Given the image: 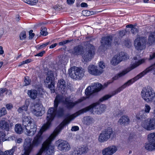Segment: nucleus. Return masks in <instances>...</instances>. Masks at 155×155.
Masks as SVG:
<instances>
[{
    "instance_id": "41",
    "label": "nucleus",
    "mask_w": 155,
    "mask_h": 155,
    "mask_svg": "<svg viewBox=\"0 0 155 155\" xmlns=\"http://www.w3.org/2000/svg\"><path fill=\"white\" fill-rule=\"evenodd\" d=\"M7 113V111L5 107H2L0 109V115L1 117L5 115Z\"/></svg>"
},
{
    "instance_id": "58",
    "label": "nucleus",
    "mask_w": 155,
    "mask_h": 155,
    "mask_svg": "<svg viewBox=\"0 0 155 155\" xmlns=\"http://www.w3.org/2000/svg\"><path fill=\"white\" fill-rule=\"evenodd\" d=\"M81 7H87V5L86 3L83 2L81 4Z\"/></svg>"
},
{
    "instance_id": "11",
    "label": "nucleus",
    "mask_w": 155,
    "mask_h": 155,
    "mask_svg": "<svg viewBox=\"0 0 155 155\" xmlns=\"http://www.w3.org/2000/svg\"><path fill=\"white\" fill-rule=\"evenodd\" d=\"M144 61L145 60L144 59H142L139 60L137 62L134 63L132 64H131V66L130 67L127 68L126 69L122 71V72L120 73L116 74L114 77H113L112 78V81L111 82H112L114 81L117 80L119 78L124 76L131 70L144 63Z\"/></svg>"
},
{
    "instance_id": "28",
    "label": "nucleus",
    "mask_w": 155,
    "mask_h": 155,
    "mask_svg": "<svg viewBox=\"0 0 155 155\" xmlns=\"http://www.w3.org/2000/svg\"><path fill=\"white\" fill-rule=\"evenodd\" d=\"M37 91L35 90L32 89L28 91V95L32 99H35L37 97Z\"/></svg>"
},
{
    "instance_id": "26",
    "label": "nucleus",
    "mask_w": 155,
    "mask_h": 155,
    "mask_svg": "<svg viewBox=\"0 0 155 155\" xmlns=\"http://www.w3.org/2000/svg\"><path fill=\"white\" fill-rule=\"evenodd\" d=\"M155 43V31L150 32L148 37L147 44L150 45Z\"/></svg>"
},
{
    "instance_id": "40",
    "label": "nucleus",
    "mask_w": 155,
    "mask_h": 155,
    "mask_svg": "<svg viewBox=\"0 0 155 155\" xmlns=\"http://www.w3.org/2000/svg\"><path fill=\"white\" fill-rule=\"evenodd\" d=\"M123 54H121L122 56H120L121 58V61H125L129 59V56L127 54L123 53Z\"/></svg>"
},
{
    "instance_id": "15",
    "label": "nucleus",
    "mask_w": 155,
    "mask_h": 155,
    "mask_svg": "<svg viewBox=\"0 0 155 155\" xmlns=\"http://www.w3.org/2000/svg\"><path fill=\"white\" fill-rule=\"evenodd\" d=\"M147 139L149 143L145 144V149L150 151L155 150V133L149 134L148 135Z\"/></svg>"
},
{
    "instance_id": "54",
    "label": "nucleus",
    "mask_w": 155,
    "mask_h": 155,
    "mask_svg": "<svg viewBox=\"0 0 155 155\" xmlns=\"http://www.w3.org/2000/svg\"><path fill=\"white\" fill-rule=\"evenodd\" d=\"M79 127L78 126H74L72 127L71 130L72 131H76L78 130Z\"/></svg>"
},
{
    "instance_id": "44",
    "label": "nucleus",
    "mask_w": 155,
    "mask_h": 155,
    "mask_svg": "<svg viewBox=\"0 0 155 155\" xmlns=\"http://www.w3.org/2000/svg\"><path fill=\"white\" fill-rule=\"evenodd\" d=\"M126 30H123L121 31H119V35L120 37H122L123 36H124L126 34Z\"/></svg>"
},
{
    "instance_id": "51",
    "label": "nucleus",
    "mask_w": 155,
    "mask_h": 155,
    "mask_svg": "<svg viewBox=\"0 0 155 155\" xmlns=\"http://www.w3.org/2000/svg\"><path fill=\"white\" fill-rule=\"evenodd\" d=\"M138 30L136 28H133L131 30V32L134 34H135L137 32Z\"/></svg>"
},
{
    "instance_id": "9",
    "label": "nucleus",
    "mask_w": 155,
    "mask_h": 155,
    "mask_svg": "<svg viewBox=\"0 0 155 155\" xmlns=\"http://www.w3.org/2000/svg\"><path fill=\"white\" fill-rule=\"evenodd\" d=\"M141 96L147 102H151L155 97V92L150 86L143 88L141 92Z\"/></svg>"
},
{
    "instance_id": "56",
    "label": "nucleus",
    "mask_w": 155,
    "mask_h": 155,
    "mask_svg": "<svg viewBox=\"0 0 155 155\" xmlns=\"http://www.w3.org/2000/svg\"><path fill=\"white\" fill-rule=\"evenodd\" d=\"M61 8V7L59 5H57L54 7V9L55 10H59Z\"/></svg>"
},
{
    "instance_id": "20",
    "label": "nucleus",
    "mask_w": 155,
    "mask_h": 155,
    "mask_svg": "<svg viewBox=\"0 0 155 155\" xmlns=\"http://www.w3.org/2000/svg\"><path fill=\"white\" fill-rule=\"evenodd\" d=\"M117 150V148L115 146H110L103 149L102 153L103 155H112Z\"/></svg>"
},
{
    "instance_id": "48",
    "label": "nucleus",
    "mask_w": 155,
    "mask_h": 155,
    "mask_svg": "<svg viewBox=\"0 0 155 155\" xmlns=\"http://www.w3.org/2000/svg\"><path fill=\"white\" fill-rule=\"evenodd\" d=\"M33 31L32 30H31L29 31V38L30 39H32L35 35V34L33 33Z\"/></svg>"
},
{
    "instance_id": "33",
    "label": "nucleus",
    "mask_w": 155,
    "mask_h": 155,
    "mask_svg": "<svg viewBox=\"0 0 155 155\" xmlns=\"http://www.w3.org/2000/svg\"><path fill=\"white\" fill-rule=\"evenodd\" d=\"M71 155H80V150L78 147H75L73 149V150L71 152Z\"/></svg>"
},
{
    "instance_id": "7",
    "label": "nucleus",
    "mask_w": 155,
    "mask_h": 155,
    "mask_svg": "<svg viewBox=\"0 0 155 155\" xmlns=\"http://www.w3.org/2000/svg\"><path fill=\"white\" fill-rule=\"evenodd\" d=\"M87 51L83 53L82 55V60L83 62H88L93 59L95 54L94 47L89 43L86 45Z\"/></svg>"
},
{
    "instance_id": "4",
    "label": "nucleus",
    "mask_w": 155,
    "mask_h": 155,
    "mask_svg": "<svg viewBox=\"0 0 155 155\" xmlns=\"http://www.w3.org/2000/svg\"><path fill=\"white\" fill-rule=\"evenodd\" d=\"M57 107H52L49 108L47 112L46 117V122L44 125L42 129L45 127L49 128L50 127L51 121L54 119L55 116L56 115L58 117H63L65 114V109L63 107H59L58 109Z\"/></svg>"
},
{
    "instance_id": "47",
    "label": "nucleus",
    "mask_w": 155,
    "mask_h": 155,
    "mask_svg": "<svg viewBox=\"0 0 155 155\" xmlns=\"http://www.w3.org/2000/svg\"><path fill=\"white\" fill-rule=\"evenodd\" d=\"M82 13L83 15L85 16H88L90 15V14H91L89 11L87 10L83 11L82 12Z\"/></svg>"
},
{
    "instance_id": "10",
    "label": "nucleus",
    "mask_w": 155,
    "mask_h": 155,
    "mask_svg": "<svg viewBox=\"0 0 155 155\" xmlns=\"http://www.w3.org/2000/svg\"><path fill=\"white\" fill-rule=\"evenodd\" d=\"M110 82H107L104 84L103 86L100 84L95 83L92 86H88L85 90V94L88 97L87 98H88L89 97L94 93L98 92L101 89H104L107 87Z\"/></svg>"
},
{
    "instance_id": "39",
    "label": "nucleus",
    "mask_w": 155,
    "mask_h": 155,
    "mask_svg": "<svg viewBox=\"0 0 155 155\" xmlns=\"http://www.w3.org/2000/svg\"><path fill=\"white\" fill-rule=\"evenodd\" d=\"M26 37V32L25 31H23L20 35V38L21 40L25 39Z\"/></svg>"
},
{
    "instance_id": "2",
    "label": "nucleus",
    "mask_w": 155,
    "mask_h": 155,
    "mask_svg": "<svg viewBox=\"0 0 155 155\" xmlns=\"http://www.w3.org/2000/svg\"><path fill=\"white\" fill-rule=\"evenodd\" d=\"M68 124L67 120H64L54 130L53 133L43 143L41 148L36 155H41L44 151L46 152L45 155H52L54 148V146L51 145V142L64 127Z\"/></svg>"
},
{
    "instance_id": "64",
    "label": "nucleus",
    "mask_w": 155,
    "mask_h": 155,
    "mask_svg": "<svg viewBox=\"0 0 155 155\" xmlns=\"http://www.w3.org/2000/svg\"><path fill=\"white\" fill-rule=\"evenodd\" d=\"M30 153V152L27 151L25 150L24 153L22 154L21 155H29Z\"/></svg>"
},
{
    "instance_id": "52",
    "label": "nucleus",
    "mask_w": 155,
    "mask_h": 155,
    "mask_svg": "<svg viewBox=\"0 0 155 155\" xmlns=\"http://www.w3.org/2000/svg\"><path fill=\"white\" fill-rule=\"evenodd\" d=\"M13 105L11 104H6V107L8 110H10L13 108Z\"/></svg>"
},
{
    "instance_id": "31",
    "label": "nucleus",
    "mask_w": 155,
    "mask_h": 155,
    "mask_svg": "<svg viewBox=\"0 0 155 155\" xmlns=\"http://www.w3.org/2000/svg\"><path fill=\"white\" fill-rule=\"evenodd\" d=\"M147 113L144 112L143 110L140 111L139 113V116H136V118L139 120L140 119H145L147 117Z\"/></svg>"
},
{
    "instance_id": "61",
    "label": "nucleus",
    "mask_w": 155,
    "mask_h": 155,
    "mask_svg": "<svg viewBox=\"0 0 155 155\" xmlns=\"http://www.w3.org/2000/svg\"><path fill=\"white\" fill-rule=\"evenodd\" d=\"M4 52V51L3 49V48L2 46H0V54H2Z\"/></svg>"
},
{
    "instance_id": "35",
    "label": "nucleus",
    "mask_w": 155,
    "mask_h": 155,
    "mask_svg": "<svg viewBox=\"0 0 155 155\" xmlns=\"http://www.w3.org/2000/svg\"><path fill=\"white\" fill-rule=\"evenodd\" d=\"M50 84L48 86V88L50 90L51 93H54L55 92L54 82L50 83Z\"/></svg>"
},
{
    "instance_id": "57",
    "label": "nucleus",
    "mask_w": 155,
    "mask_h": 155,
    "mask_svg": "<svg viewBox=\"0 0 155 155\" xmlns=\"http://www.w3.org/2000/svg\"><path fill=\"white\" fill-rule=\"evenodd\" d=\"M75 0H67V2L68 4H72L74 2Z\"/></svg>"
},
{
    "instance_id": "60",
    "label": "nucleus",
    "mask_w": 155,
    "mask_h": 155,
    "mask_svg": "<svg viewBox=\"0 0 155 155\" xmlns=\"http://www.w3.org/2000/svg\"><path fill=\"white\" fill-rule=\"evenodd\" d=\"M6 94H8V95H9L12 94V91L11 90H6Z\"/></svg>"
},
{
    "instance_id": "23",
    "label": "nucleus",
    "mask_w": 155,
    "mask_h": 155,
    "mask_svg": "<svg viewBox=\"0 0 155 155\" xmlns=\"http://www.w3.org/2000/svg\"><path fill=\"white\" fill-rule=\"evenodd\" d=\"M54 73L52 71H48L46 74V77L45 82L47 83L54 82L55 78Z\"/></svg>"
},
{
    "instance_id": "27",
    "label": "nucleus",
    "mask_w": 155,
    "mask_h": 155,
    "mask_svg": "<svg viewBox=\"0 0 155 155\" xmlns=\"http://www.w3.org/2000/svg\"><path fill=\"white\" fill-rule=\"evenodd\" d=\"M0 128L2 129H5L8 131L9 129V123L5 120H1L0 121Z\"/></svg>"
},
{
    "instance_id": "63",
    "label": "nucleus",
    "mask_w": 155,
    "mask_h": 155,
    "mask_svg": "<svg viewBox=\"0 0 155 155\" xmlns=\"http://www.w3.org/2000/svg\"><path fill=\"white\" fill-rule=\"evenodd\" d=\"M57 45V44L56 43H54V44H53L52 45H51L50 46V48H54V47H55Z\"/></svg>"
},
{
    "instance_id": "14",
    "label": "nucleus",
    "mask_w": 155,
    "mask_h": 155,
    "mask_svg": "<svg viewBox=\"0 0 155 155\" xmlns=\"http://www.w3.org/2000/svg\"><path fill=\"white\" fill-rule=\"evenodd\" d=\"M147 39L145 37L138 36L134 42L136 49L138 51L144 49L146 47Z\"/></svg>"
},
{
    "instance_id": "49",
    "label": "nucleus",
    "mask_w": 155,
    "mask_h": 155,
    "mask_svg": "<svg viewBox=\"0 0 155 155\" xmlns=\"http://www.w3.org/2000/svg\"><path fill=\"white\" fill-rule=\"evenodd\" d=\"M6 91V88H2L0 89V96L1 97L3 96V94Z\"/></svg>"
},
{
    "instance_id": "59",
    "label": "nucleus",
    "mask_w": 155,
    "mask_h": 155,
    "mask_svg": "<svg viewBox=\"0 0 155 155\" xmlns=\"http://www.w3.org/2000/svg\"><path fill=\"white\" fill-rule=\"evenodd\" d=\"M155 58V53H153L152 55H150L149 59L152 60Z\"/></svg>"
},
{
    "instance_id": "50",
    "label": "nucleus",
    "mask_w": 155,
    "mask_h": 155,
    "mask_svg": "<svg viewBox=\"0 0 155 155\" xmlns=\"http://www.w3.org/2000/svg\"><path fill=\"white\" fill-rule=\"evenodd\" d=\"M99 67L102 68L103 69L105 68V64L103 61H100L99 64Z\"/></svg>"
},
{
    "instance_id": "37",
    "label": "nucleus",
    "mask_w": 155,
    "mask_h": 155,
    "mask_svg": "<svg viewBox=\"0 0 155 155\" xmlns=\"http://www.w3.org/2000/svg\"><path fill=\"white\" fill-rule=\"evenodd\" d=\"M46 28L44 27H42L41 28V31L40 32L41 35L44 36L46 35L48 33L46 31Z\"/></svg>"
},
{
    "instance_id": "45",
    "label": "nucleus",
    "mask_w": 155,
    "mask_h": 155,
    "mask_svg": "<svg viewBox=\"0 0 155 155\" xmlns=\"http://www.w3.org/2000/svg\"><path fill=\"white\" fill-rule=\"evenodd\" d=\"M72 41V40H66L65 41H63L60 42L59 43V45H64Z\"/></svg>"
},
{
    "instance_id": "30",
    "label": "nucleus",
    "mask_w": 155,
    "mask_h": 155,
    "mask_svg": "<svg viewBox=\"0 0 155 155\" xmlns=\"http://www.w3.org/2000/svg\"><path fill=\"white\" fill-rule=\"evenodd\" d=\"M15 130L17 133L19 134L23 132V129L20 124H17L15 125Z\"/></svg>"
},
{
    "instance_id": "22",
    "label": "nucleus",
    "mask_w": 155,
    "mask_h": 155,
    "mask_svg": "<svg viewBox=\"0 0 155 155\" xmlns=\"http://www.w3.org/2000/svg\"><path fill=\"white\" fill-rule=\"evenodd\" d=\"M57 87L61 93L63 94L66 90L65 81L63 79L59 80L57 83Z\"/></svg>"
},
{
    "instance_id": "6",
    "label": "nucleus",
    "mask_w": 155,
    "mask_h": 155,
    "mask_svg": "<svg viewBox=\"0 0 155 155\" xmlns=\"http://www.w3.org/2000/svg\"><path fill=\"white\" fill-rule=\"evenodd\" d=\"M86 98H87L86 97H83L73 102L67 98L65 99L62 96L57 95L54 101V106L56 108L58 107L59 103L62 102L66 105V107L68 109H71L73 108L76 104L81 103L85 100Z\"/></svg>"
},
{
    "instance_id": "8",
    "label": "nucleus",
    "mask_w": 155,
    "mask_h": 155,
    "mask_svg": "<svg viewBox=\"0 0 155 155\" xmlns=\"http://www.w3.org/2000/svg\"><path fill=\"white\" fill-rule=\"evenodd\" d=\"M68 72L69 75L71 78L76 80H80L84 76L85 71L81 67L73 66L68 69Z\"/></svg>"
},
{
    "instance_id": "19",
    "label": "nucleus",
    "mask_w": 155,
    "mask_h": 155,
    "mask_svg": "<svg viewBox=\"0 0 155 155\" xmlns=\"http://www.w3.org/2000/svg\"><path fill=\"white\" fill-rule=\"evenodd\" d=\"M86 49L84 46L81 45H78L74 46L72 50H70L69 52L74 56H78L79 55L82 54L85 51Z\"/></svg>"
},
{
    "instance_id": "38",
    "label": "nucleus",
    "mask_w": 155,
    "mask_h": 155,
    "mask_svg": "<svg viewBox=\"0 0 155 155\" xmlns=\"http://www.w3.org/2000/svg\"><path fill=\"white\" fill-rule=\"evenodd\" d=\"M6 136V134L5 132L0 131V139L2 140L3 141L7 140L5 137Z\"/></svg>"
},
{
    "instance_id": "36",
    "label": "nucleus",
    "mask_w": 155,
    "mask_h": 155,
    "mask_svg": "<svg viewBox=\"0 0 155 155\" xmlns=\"http://www.w3.org/2000/svg\"><path fill=\"white\" fill-rule=\"evenodd\" d=\"M78 149L80 150V152L81 155L85 153L86 152V150L87 149V147L83 146V147H78Z\"/></svg>"
},
{
    "instance_id": "16",
    "label": "nucleus",
    "mask_w": 155,
    "mask_h": 155,
    "mask_svg": "<svg viewBox=\"0 0 155 155\" xmlns=\"http://www.w3.org/2000/svg\"><path fill=\"white\" fill-rule=\"evenodd\" d=\"M30 110L34 114L37 116H41L45 113V109L39 104H36L31 106Z\"/></svg>"
},
{
    "instance_id": "12",
    "label": "nucleus",
    "mask_w": 155,
    "mask_h": 155,
    "mask_svg": "<svg viewBox=\"0 0 155 155\" xmlns=\"http://www.w3.org/2000/svg\"><path fill=\"white\" fill-rule=\"evenodd\" d=\"M154 117L148 118L142 121L141 123V126L147 130H150L155 129V109L153 112Z\"/></svg>"
},
{
    "instance_id": "62",
    "label": "nucleus",
    "mask_w": 155,
    "mask_h": 155,
    "mask_svg": "<svg viewBox=\"0 0 155 155\" xmlns=\"http://www.w3.org/2000/svg\"><path fill=\"white\" fill-rule=\"evenodd\" d=\"M22 141V139L21 138H19L17 140V142L18 143H20Z\"/></svg>"
},
{
    "instance_id": "21",
    "label": "nucleus",
    "mask_w": 155,
    "mask_h": 155,
    "mask_svg": "<svg viewBox=\"0 0 155 155\" xmlns=\"http://www.w3.org/2000/svg\"><path fill=\"white\" fill-rule=\"evenodd\" d=\"M112 39V37L111 36H107L103 38L101 40V46L107 48L111 45Z\"/></svg>"
},
{
    "instance_id": "46",
    "label": "nucleus",
    "mask_w": 155,
    "mask_h": 155,
    "mask_svg": "<svg viewBox=\"0 0 155 155\" xmlns=\"http://www.w3.org/2000/svg\"><path fill=\"white\" fill-rule=\"evenodd\" d=\"M25 85H28L30 84L31 80L29 79L28 77H25Z\"/></svg>"
},
{
    "instance_id": "5",
    "label": "nucleus",
    "mask_w": 155,
    "mask_h": 155,
    "mask_svg": "<svg viewBox=\"0 0 155 155\" xmlns=\"http://www.w3.org/2000/svg\"><path fill=\"white\" fill-rule=\"evenodd\" d=\"M22 125L25 134L32 136L35 134L37 130L35 122L29 117L24 116L22 119Z\"/></svg>"
},
{
    "instance_id": "25",
    "label": "nucleus",
    "mask_w": 155,
    "mask_h": 155,
    "mask_svg": "<svg viewBox=\"0 0 155 155\" xmlns=\"http://www.w3.org/2000/svg\"><path fill=\"white\" fill-rule=\"evenodd\" d=\"M129 121L128 117L123 115L119 119L118 123L121 125H124L128 124Z\"/></svg>"
},
{
    "instance_id": "43",
    "label": "nucleus",
    "mask_w": 155,
    "mask_h": 155,
    "mask_svg": "<svg viewBox=\"0 0 155 155\" xmlns=\"http://www.w3.org/2000/svg\"><path fill=\"white\" fill-rule=\"evenodd\" d=\"M151 109V107L148 104H145V107L144 109V111H143L146 113H149L150 110Z\"/></svg>"
},
{
    "instance_id": "13",
    "label": "nucleus",
    "mask_w": 155,
    "mask_h": 155,
    "mask_svg": "<svg viewBox=\"0 0 155 155\" xmlns=\"http://www.w3.org/2000/svg\"><path fill=\"white\" fill-rule=\"evenodd\" d=\"M113 133V131L112 129L110 127L104 129L99 135L98 138L99 141L101 143H103L107 141L110 138L111 135Z\"/></svg>"
},
{
    "instance_id": "3",
    "label": "nucleus",
    "mask_w": 155,
    "mask_h": 155,
    "mask_svg": "<svg viewBox=\"0 0 155 155\" xmlns=\"http://www.w3.org/2000/svg\"><path fill=\"white\" fill-rule=\"evenodd\" d=\"M44 125L34 137L32 143L31 139L30 138H28L25 139L24 145L25 150L27 151L30 153L34 147L38 146L41 143L43 138L41 136L42 133L48 128H46L45 127V129H42Z\"/></svg>"
},
{
    "instance_id": "42",
    "label": "nucleus",
    "mask_w": 155,
    "mask_h": 155,
    "mask_svg": "<svg viewBox=\"0 0 155 155\" xmlns=\"http://www.w3.org/2000/svg\"><path fill=\"white\" fill-rule=\"evenodd\" d=\"M131 41L130 39L127 38L125 40L124 44L127 47L129 48L130 47L131 45Z\"/></svg>"
},
{
    "instance_id": "29",
    "label": "nucleus",
    "mask_w": 155,
    "mask_h": 155,
    "mask_svg": "<svg viewBox=\"0 0 155 155\" xmlns=\"http://www.w3.org/2000/svg\"><path fill=\"white\" fill-rule=\"evenodd\" d=\"M29 104V102L26 101L25 104L21 107L19 108L18 110V111L19 113L23 112L27 110L28 108Z\"/></svg>"
},
{
    "instance_id": "53",
    "label": "nucleus",
    "mask_w": 155,
    "mask_h": 155,
    "mask_svg": "<svg viewBox=\"0 0 155 155\" xmlns=\"http://www.w3.org/2000/svg\"><path fill=\"white\" fill-rule=\"evenodd\" d=\"M49 44V42H47V43H46L45 44H43L42 45H41L38 47V49H41L42 48H43L46 47L47 45H48Z\"/></svg>"
},
{
    "instance_id": "32",
    "label": "nucleus",
    "mask_w": 155,
    "mask_h": 155,
    "mask_svg": "<svg viewBox=\"0 0 155 155\" xmlns=\"http://www.w3.org/2000/svg\"><path fill=\"white\" fill-rule=\"evenodd\" d=\"M16 147L14 146L11 149L5 151L4 152L5 155H13L16 149Z\"/></svg>"
},
{
    "instance_id": "55",
    "label": "nucleus",
    "mask_w": 155,
    "mask_h": 155,
    "mask_svg": "<svg viewBox=\"0 0 155 155\" xmlns=\"http://www.w3.org/2000/svg\"><path fill=\"white\" fill-rule=\"evenodd\" d=\"M45 51H43L40 52L39 53L35 55V56H40L41 57L43 56V54L45 53Z\"/></svg>"
},
{
    "instance_id": "24",
    "label": "nucleus",
    "mask_w": 155,
    "mask_h": 155,
    "mask_svg": "<svg viewBox=\"0 0 155 155\" xmlns=\"http://www.w3.org/2000/svg\"><path fill=\"white\" fill-rule=\"evenodd\" d=\"M121 61V58L120 55L117 54L112 58L110 62L111 64L115 66L119 64Z\"/></svg>"
},
{
    "instance_id": "18",
    "label": "nucleus",
    "mask_w": 155,
    "mask_h": 155,
    "mask_svg": "<svg viewBox=\"0 0 155 155\" xmlns=\"http://www.w3.org/2000/svg\"><path fill=\"white\" fill-rule=\"evenodd\" d=\"M87 71L90 74L95 76H99L104 72L102 69H99L97 66L93 64H90L88 66Z\"/></svg>"
},
{
    "instance_id": "34",
    "label": "nucleus",
    "mask_w": 155,
    "mask_h": 155,
    "mask_svg": "<svg viewBox=\"0 0 155 155\" xmlns=\"http://www.w3.org/2000/svg\"><path fill=\"white\" fill-rule=\"evenodd\" d=\"M25 2L31 5H35L38 2V0H24Z\"/></svg>"
},
{
    "instance_id": "1",
    "label": "nucleus",
    "mask_w": 155,
    "mask_h": 155,
    "mask_svg": "<svg viewBox=\"0 0 155 155\" xmlns=\"http://www.w3.org/2000/svg\"><path fill=\"white\" fill-rule=\"evenodd\" d=\"M153 68L152 66L147 68L144 71L140 73L137 76L128 81L127 82L124 83L123 85L118 88L115 91L113 92L112 93V95L107 94L104 96L99 99L98 101L80 110L76 113L68 117L66 119H65V120H66L68 123V124L71 120L74 119L77 116L90 110H92V112L94 114H101L103 113L106 109V106L104 104H102L100 105V102L107 100L112 96L115 95L116 94H117L118 92L122 90L132 84L137 80L144 76L147 73L151 71V70Z\"/></svg>"
},
{
    "instance_id": "17",
    "label": "nucleus",
    "mask_w": 155,
    "mask_h": 155,
    "mask_svg": "<svg viewBox=\"0 0 155 155\" xmlns=\"http://www.w3.org/2000/svg\"><path fill=\"white\" fill-rule=\"evenodd\" d=\"M56 144L58 149L61 151H68L71 148L68 142L64 140H59L56 141Z\"/></svg>"
}]
</instances>
